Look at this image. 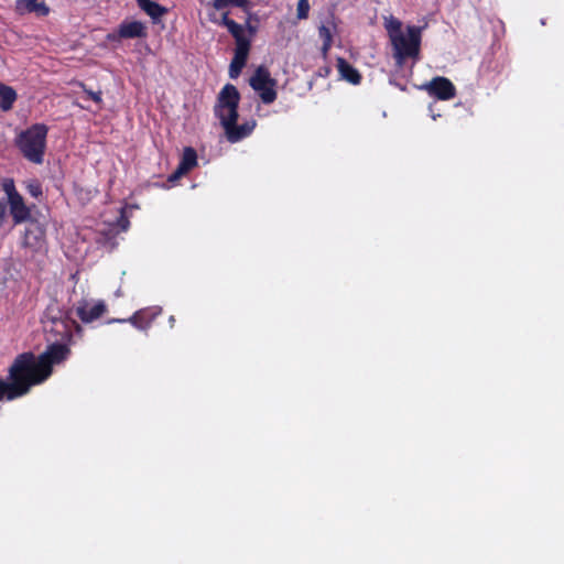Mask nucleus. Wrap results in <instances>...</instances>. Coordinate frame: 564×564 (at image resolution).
Segmentation results:
<instances>
[{"instance_id":"nucleus-1","label":"nucleus","mask_w":564,"mask_h":564,"mask_svg":"<svg viewBox=\"0 0 564 564\" xmlns=\"http://www.w3.org/2000/svg\"><path fill=\"white\" fill-rule=\"evenodd\" d=\"M48 378L47 371L33 352L18 355L9 368V400L25 395L33 386L41 384Z\"/></svg>"},{"instance_id":"nucleus-2","label":"nucleus","mask_w":564,"mask_h":564,"mask_svg":"<svg viewBox=\"0 0 564 564\" xmlns=\"http://www.w3.org/2000/svg\"><path fill=\"white\" fill-rule=\"evenodd\" d=\"M47 132L48 128L44 123H35L18 134L17 148L29 162L34 164L44 162Z\"/></svg>"},{"instance_id":"nucleus-3","label":"nucleus","mask_w":564,"mask_h":564,"mask_svg":"<svg viewBox=\"0 0 564 564\" xmlns=\"http://www.w3.org/2000/svg\"><path fill=\"white\" fill-rule=\"evenodd\" d=\"M422 29L416 25L406 26V35L403 33L391 34L393 57L399 65L408 58H417L421 50Z\"/></svg>"},{"instance_id":"nucleus-4","label":"nucleus","mask_w":564,"mask_h":564,"mask_svg":"<svg viewBox=\"0 0 564 564\" xmlns=\"http://www.w3.org/2000/svg\"><path fill=\"white\" fill-rule=\"evenodd\" d=\"M239 102L240 94L237 87L226 84L219 91L214 106L215 117L219 119L223 128H227L229 124L238 121Z\"/></svg>"},{"instance_id":"nucleus-5","label":"nucleus","mask_w":564,"mask_h":564,"mask_svg":"<svg viewBox=\"0 0 564 564\" xmlns=\"http://www.w3.org/2000/svg\"><path fill=\"white\" fill-rule=\"evenodd\" d=\"M42 323L47 336V341L61 343L70 338L68 324L64 319V314L59 308L48 306L44 313Z\"/></svg>"},{"instance_id":"nucleus-6","label":"nucleus","mask_w":564,"mask_h":564,"mask_svg":"<svg viewBox=\"0 0 564 564\" xmlns=\"http://www.w3.org/2000/svg\"><path fill=\"white\" fill-rule=\"evenodd\" d=\"M4 191L8 195V204L10 215L14 225L25 223L32 218L31 208L25 205L22 195L15 189L13 183L4 185Z\"/></svg>"},{"instance_id":"nucleus-7","label":"nucleus","mask_w":564,"mask_h":564,"mask_svg":"<svg viewBox=\"0 0 564 564\" xmlns=\"http://www.w3.org/2000/svg\"><path fill=\"white\" fill-rule=\"evenodd\" d=\"M69 354L70 349L67 346L66 341H52V344L47 346L46 350L42 352L40 356H37V358L43 368L47 371L48 376L51 377L53 372V366L55 364L64 361Z\"/></svg>"},{"instance_id":"nucleus-8","label":"nucleus","mask_w":564,"mask_h":564,"mask_svg":"<svg viewBox=\"0 0 564 564\" xmlns=\"http://www.w3.org/2000/svg\"><path fill=\"white\" fill-rule=\"evenodd\" d=\"M220 25L226 26L228 32L232 35L236 42L235 54L248 57L250 51V40L245 35L241 24L229 19L228 12H225L219 22Z\"/></svg>"},{"instance_id":"nucleus-9","label":"nucleus","mask_w":564,"mask_h":564,"mask_svg":"<svg viewBox=\"0 0 564 564\" xmlns=\"http://www.w3.org/2000/svg\"><path fill=\"white\" fill-rule=\"evenodd\" d=\"M162 308L158 306L144 307L137 311L129 318H113L108 323H130L140 330L150 328L154 319L161 314Z\"/></svg>"},{"instance_id":"nucleus-10","label":"nucleus","mask_w":564,"mask_h":564,"mask_svg":"<svg viewBox=\"0 0 564 564\" xmlns=\"http://www.w3.org/2000/svg\"><path fill=\"white\" fill-rule=\"evenodd\" d=\"M147 35V26L141 21H123L116 32L107 35V39L113 42L123 39H143Z\"/></svg>"},{"instance_id":"nucleus-11","label":"nucleus","mask_w":564,"mask_h":564,"mask_svg":"<svg viewBox=\"0 0 564 564\" xmlns=\"http://www.w3.org/2000/svg\"><path fill=\"white\" fill-rule=\"evenodd\" d=\"M426 90L430 96L440 100H449L455 97L456 88L454 84L446 77H434L427 85Z\"/></svg>"},{"instance_id":"nucleus-12","label":"nucleus","mask_w":564,"mask_h":564,"mask_svg":"<svg viewBox=\"0 0 564 564\" xmlns=\"http://www.w3.org/2000/svg\"><path fill=\"white\" fill-rule=\"evenodd\" d=\"M107 312V305L104 301L94 304L82 301L76 306L77 317L85 324L91 323L101 317Z\"/></svg>"},{"instance_id":"nucleus-13","label":"nucleus","mask_w":564,"mask_h":564,"mask_svg":"<svg viewBox=\"0 0 564 564\" xmlns=\"http://www.w3.org/2000/svg\"><path fill=\"white\" fill-rule=\"evenodd\" d=\"M256 126L257 122L253 119L246 121L242 124H238L236 121L235 123L229 124L227 128H224L226 139L230 143H237L249 137L253 132Z\"/></svg>"},{"instance_id":"nucleus-14","label":"nucleus","mask_w":564,"mask_h":564,"mask_svg":"<svg viewBox=\"0 0 564 564\" xmlns=\"http://www.w3.org/2000/svg\"><path fill=\"white\" fill-rule=\"evenodd\" d=\"M15 9L20 14L35 12L40 17H46L50 13L45 2L39 0H17Z\"/></svg>"},{"instance_id":"nucleus-15","label":"nucleus","mask_w":564,"mask_h":564,"mask_svg":"<svg viewBox=\"0 0 564 564\" xmlns=\"http://www.w3.org/2000/svg\"><path fill=\"white\" fill-rule=\"evenodd\" d=\"M337 70L343 79L352 84L359 85L361 83V75L357 68L349 64L344 57H337Z\"/></svg>"},{"instance_id":"nucleus-16","label":"nucleus","mask_w":564,"mask_h":564,"mask_svg":"<svg viewBox=\"0 0 564 564\" xmlns=\"http://www.w3.org/2000/svg\"><path fill=\"white\" fill-rule=\"evenodd\" d=\"M249 84L252 89H261L262 86L268 84L271 86H276V80L271 77L269 69L265 66L260 65L251 76Z\"/></svg>"},{"instance_id":"nucleus-17","label":"nucleus","mask_w":564,"mask_h":564,"mask_svg":"<svg viewBox=\"0 0 564 564\" xmlns=\"http://www.w3.org/2000/svg\"><path fill=\"white\" fill-rule=\"evenodd\" d=\"M18 98L17 91L0 82V109L4 112L11 110Z\"/></svg>"},{"instance_id":"nucleus-18","label":"nucleus","mask_w":564,"mask_h":564,"mask_svg":"<svg viewBox=\"0 0 564 564\" xmlns=\"http://www.w3.org/2000/svg\"><path fill=\"white\" fill-rule=\"evenodd\" d=\"M139 7L150 15L153 21H158L161 17L167 13V9L160 3L151 0H141Z\"/></svg>"},{"instance_id":"nucleus-19","label":"nucleus","mask_w":564,"mask_h":564,"mask_svg":"<svg viewBox=\"0 0 564 564\" xmlns=\"http://www.w3.org/2000/svg\"><path fill=\"white\" fill-rule=\"evenodd\" d=\"M197 165V153L194 148L186 147L183 150L182 158L178 163L180 171L186 174Z\"/></svg>"},{"instance_id":"nucleus-20","label":"nucleus","mask_w":564,"mask_h":564,"mask_svg":"<svg viewBox=\"0 0 564 564\" xmlns=\"http://www.w3.org/2000/svg\"><path fill=\"white\" fill-rule=\"evenodd\" d=\"M335 28L336 26L334 24H333V28L325 25V24H322L318 28V36L323 42L321 51L324 56H326L328 54V52L333 45V30Z\"/></svg>"},{"instance_id":"nucleus-21","label":"nucleus","mask_w":564,"mask_h":564,"mask_svg":"<svg viewBox=\"0 0 564 564\" xmlns=\"http://www.w3.org/2000/svg\"><path fill=\"white\" fill-rule=\"evenodd\" d=\"M119 234V230H117L115 227L110 226L106 230L100 231V237L98 238V242L101 243L105 247H109L110 249H113L117 245L116 238Z\"/></svg>"},{"instance_id":"nucleus-22","label":"nucleus","mask_w":564,"mask_h":564,"mask_svg":"<svg viewBox=\"0 0 564 564\" xmlns=\"http://www.w3.org/2000/svg\"><path fill=\"white\" fill-rule=\"evenodd\" d=\"M248 57L235 54L229 65V77L237 78L247 63Z\"/></svg>"},{"instance_id":"nucleus-23","label":"nucleus","mask_w":564,"mask_h":564,"mask_svg":"<svg viewBox=\"0 0 564 564\" xmlns=\"http://www.w3.org/2000/svg\"><path fill=\"white\" fill-rule=\"evenodd\" d=\"M259 93V96L263 104L270 105L275 101L278 93L275 90V86L264 85L261 89H254Z\"/></svg>"},{"instance_id":"nucleus-24","label":"nucleus","mask_w":564,"mask_h":564,"mask_svg":"<svg viewBox=\"0 0 564 564\" xmlns=\"http://www.w3.org/2000/svg\"><path fill=\"white\" fill-rule=\"evenodd\" d=\"M247 4V0H213L212 6L216 10H221L227 7L243 8Z\"/></svg>"},{"instance_id":"nucleus-25","label":"nucleus","mask_w":564,"mask_h":564,"mask_svg":"<svg viewBox=\"0 0 564 564\" xmlns=\"http://www.w3.org/2000/svg\"><path fill=\"white\" fill-rule=\"evenodd\" d=\"M310 2L308 0H299L296 15L299 20H305L308 18Z\"/></svg>"},{"instance_id":"nucleus-26","label":"nucleus","mask_w":564,"mask_h":564,"mask_svg":"<svg viewBox=\"0 0 564 564\" xmlns=\"http://www.w3.org/2000/svg\"><path fill=\"white\" fill-rule=\"evenodd\" d=\"M129 226H130V221L128 219V216L126 215V209L121 208L120 216L117 219V223L113 227L116 229H117V227L120 228V231H126V230H128Z\"/></svg>"},{"instance_id":"nucleus-27","label":"nucleus","mask_w":564,"mask_h":564,"mask_svg":"<svg viewBox=\"0 0 564 564\" xmlns=\"http://www.w3.org/2000/svg\"><path fill=\"white\" fill-rule=\"evenodd\" d=\"M28 193L34 197L37 198L43 194L42 185L37 181H31L26 185Z\"/></svg>"},{"instance_id":"nucleus-28","label":"nucleus","mask_w":564,"mask_h":564,"mask_svg":"<svg viewBox=\"0 0 564 564\" xmlns=\"http://www.w3.org/2000/svg\"><path fill=\"white\" fill-rule=\"evenodd\" d=\"M10 389L8 382L0 379V401L6 397L9 400Z\"/></svg>"},{"instance_id":"nucleus-29","label":"nucleus","mask_w":564,"mask_h":564,"mask_svg":"<svg viewBox=\"0 0 564 564\" xmlns=\"http://www.w3.org/2000/svg\"><path fill=\"white\" fill-rule=\"evenodd\" d=\"M401 22L399 20H392L388 26V31L391 34L401 33Z\"/></svg>"},{"instance_id":"nucleus-30","label":"nucleus","mask_w":564,"mask_h":564,"mask_svg":"<svg viewBox=\"0 0 564 564\" xmlns=\"http://www.w3.org/2000/svg\"><path fill=\"white\" fill-rule=\"evenodd\" d=\"M185 174L186 173L184 171H180V167L177 166L176 170L167 177V181L170 183H174Z\"/></svg>"},{"instance_id":"nucleus-31","label":"nucleus","mask_w":564,"mask_h":564,"mask_svg":"<svg viewBox=\"0 0 564 564\" xmlns=\"http://www.w3.org/2000/svg\"><path fill=\"white\" fill-rule=\"evenodd\" d=\"M7 220V204L0 200V227L4 225Z\"/></svg>"},{"instance_id":"nucleus-32","label":"nucleus","mask_w":564,"mask_h":564,"mask_svg":"<svg viewBox=\"0 0 564 564\" xmlns=\"http://www.w3.org/2000/svg\"><path fill=\"white\" fill-rule=\"evenodd\" d=\"M87 96L94 100L97 104L101 102V93L100 91H93V90H85Z\"/></svg>"},{"instance_id":"nucleus-33","label":"nucleus","mask_w":564,"mask_h":564,"mask_svg":"<svg viewBox=\"0 0 564 564\" xmlns=\"http://www.w3.org/2000/svg\"><path fill=\"white\" fill-rule=\"evenodd\" d=\"M32 234H33V230H31L29 228L25 230L24 243L26 246H31L32 245V242L30 240Z\"/></svg>"},{"instance_id":"nucleus-34","label":"nucleus","mask_w":564,"mask_h":564,"mask_svg":"<svg viewBox=\"0 0 564 564\" xmlns=\"http://www.w3.org/2000/svg\"><path fill=\"white\" fill-rule=\"evenodd\" d=\"M36 230H37L39 235L34 237L35 239H37L39 237H41L43 235V231L39 227L36 228Z\"/></svg>"},{"instance_id":"nucleus-35","label":"nucleus","mask_w":564,"mask_h":564,"mask_svg":"<svg viewBox=\"0 0 564 564\" xmlns=\"http://www.w3.org/2000/svg\"><path fill=\"white\" fill-rule=\"evenodd\" d=\"M174 322H175L174 316H170V323H171V326H173Z\"/></svg>"},{"instance_id":"nucleus-36","label":"nucleus","mask_w":564,"mask_h":564,"mask_svg":"<svg viewBox=\"0 0 564 564\" xmlns=\"http://www.w3.org/2000/svg\"><path fill=\"white\" fill-rule=\"evenodd\" d=\"M138 1V4L141 2V0H137Z\"/></svg>"}]
</instances>
